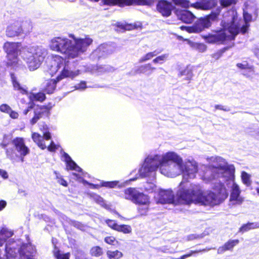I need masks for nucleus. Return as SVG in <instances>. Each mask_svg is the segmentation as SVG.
Masks as SVG:
<instances>
[{"instance_id": "6e6552de", "label": "nucleus", "mask_w": 259, "mask_h": 259, "mask_svg": "<svg viewBox=\"0 0 259 259\" xmlns=\"http://www.w3.org/2000/svg\"><path fill=\"white\" fill-rule=\"evenodd\" d=\"M32 26L30 23L25 21H15L8 26L6 34L8 37H14L22 34H29L32 30Z\"/></svg>"}, {"instance_id": "dca6fc26", "label": "nucleus", "mask_w": 259, "mask_h": 259, "mask_svg": "<svg viewBox=\"0 0 259 259\" xmlns=\"http://www.w3.org/2000/svg\"><path fill=\"white\" fill-rule=\"evenodd\" d=\"M20 42L7 41L4 43L3 49L7 55L18 54Z\"/></svg>"}, {"instance_id": "20e7f679", "label": "nucleus", "mask_w": 259, "mask_h": 259, "mask_svg": "<svg viewBox=\"0 0 259 259\" xmlns=\"http://www.w3.org/2000/svg\"><path fill=\"white\" fill-rule=\"evenodd\" d=\"M69 36L73 41L65 37H54L50 44V49L63 54L68 59H74L85 52L93 42L88 36L84 38H77L72 34Z\"/></svg>"}, {"instance_id": "79ce46f5", "label": "nucleus", "mask_w": 259, "mask_h": 259, "mask_svg": "<svg viewBox=\"0 0 259 259\" xmlns=\"http://www.w3.org/2000/svg\"><path fill=\"white\" fill-rule=\"evenodd\" d=\"M236 66L241 70L248 69L251 71H254L253 66L249 65L247 61H244V63H238L236 64Z\"/></svg>"}, {"instance_id": "aec40b11", "label": "nucleus", "mask_w": 259, "mask_h": 259, "mask_svg": "<svg viewBox=\"0 0 259 259\" xmlns=\"http://www.w3.org/2000/svg\"><path fill=\"white\" fill-rule=\"evenodd\" d=\"M155 70L156 68L153 66L151 63H148L140 66L135 70V72L136 74H146L149 75Z\"/></svg>"}, {"instance_id": "c85d7f7f", "label": "nucleus", "mask_w": 259, "mask_h": 259, "mask_svg": "<svg viewBox=\"0 0 259 259\" xmlns=\"http://www.w3.org/2000/svg\"><path fill=\"white\" fill-rule=\"evenodd\" d=\"M185 40L187 41L191 46L194 47L199 52H204L207 49L206 46L204 44L194 43L188 38H185Z\"/></svg>"}, {"instance_id": "0e129e2a", "label": "nucleus", "mask_w": 259, "mask_h": 259, "mask_svg": "<svg viewBox=\"0 0 259 259\" xmlns=\"http://www.w3.org/2000/svg\"><path fill=\"white\" fill-rule=\"evenodd\" d=\"M57 146L52 141L50 145L48 147V149L49 151L54 152L57 149Z\"/></svg>"}, {"instance_id": "412c9836", "label": "nucleus", "mask_w": 259, "mask_h": 259, "mask_svg": "<svg viewBox=\"0 0 259 259\" xmlns=\"http://www.w3.org/2000/svg\"><path fill=\"white\" fill-rule=\"evenodd\" d=\"M77 75V73L69 69L68 66H65L59 75L57 76L56 78L59 81L65 78H73Z\"/></svg>"}, {"instance_id": "a19ab883", "label": "nucleus", "mask_w": 259, "mask_h": 259, "mask_svg": "<svg viewBox=\"0 0 259 259\" xmlns=\"http://www.w3.org/2000/svg\"><path fill=\"white\" fill-rule=\"evenodd\" d=\"M168 55L167 54H162L160 56H158L156 57L155 58H154L152 60V62L154 64H163L167 58Z\"/></svg>"}, {"instance_id": "f704fd0d", "label": "nucleus", "mask_w": 259, "mask_h": 259, "mask_svg": "<svg viewBox=\"0 0 259 259\" xmlns=\"http://www.w3.org/2000/svg\"><path fill=\"white\" fill-rule=\"evenodd\" d=\"M221 12V8L219 7L217 9L215 12L212 11L211 13L206 15V17L208 19L210 22L218 20V17Z\"/></svg>"}, {"instance_id": "4d7b16f0", "label": "nucleus", "mask_w": 259, "mask_h": 259, "mask_svg": "<svg viewBox=\"0 0 259 259\" xmlns=\"http://www.w3.org/2000/svg\"><path fill=\"white\" fill-rule=\"evenodd\" d=\"M105 222L106 224L111 228L112 229H114L115 230H116V228L118 226V224L115 222V221L107 219L106 220Z\"/></svg>"}, {"instance_id": "39448f33", "label": "nucleus", "mask_w": 259, "mask_h": 259, "mask_svg": "<svg viewBox=\"0 0 259 259\" xmlns=\"http://www.w3.org/2000/svg\"><path fill=\"white\" fill-rule=\"evenodd\" d=\"M6 252L7 259H36L37 251L35 247L31 243H23L20 240H10L6 244Z\"/></svg>"}, {"instance_id": "9d476101", "label": "nucleus", "mask_w": 259, "mask_h": 259, "mask_svg": "<svg viewBox=\"0 0 259 259\" xmlns=\"http://www.w3.org/2000/svg\"><path fill=\"white\" fill-rule=\"evenodd\" d=\"M62 158V160L66 162L67 169L74 170L76 171L81 172V174H77L75 172H72L71 175V178L79 182L83 181L82 178V176H83L82 169L72 160L70 156L67 153L63 152Z\"/></svg>"}, {"instance_id": "e433bc0d", "label": "nucleus", "mask_w": 259, "mask_h": 259, "mask_svg": "<svg viewBox=\"0 0 259 259\" xmlns=\"http://www.w3.org/2000/svg\"><path fill=\"white\" fill-rule=\"evenodd\" d=\"M238 1V0H220V4L222 8H226L235 5Z\"/></svg>"}, {"instance_id": "338daca9", "label": "nucleus", "mask_w": 259, "mask_h": 259, "mask_svg": "<svg viewBox=\"0 0 259 259\" xmlns=\"http://www.w3.org/2000/svg\"><path fill=\"white\" fill-rule=\"evenodd\" d=\"M34 106L35 104L33 102L29 103L27 108L24 111V113H27L31 109L34 108Z\"/></svg>"}, {"instance_id": "09e8293b", "label": "nucleus", "mask_w": 259, "mask_h": 259, "mask_svg": "<svg viewBox=\"0 0 259 259\" xmlns=\"http://www.w3.org/2000/svg\"><path fill=\"white\" fill-rule=\"evenodd\" d=\"M54 255L57 259H69L70 253H61L60 251H55Z\"/></svg>"}, {"instance_id": "4c0bfd02", "label": "nucleus", "mask_w": 259, "mask_h": 259, "mask_svg": "<svg viewBox=\"0 0 259 259\" xmlns=\"http://www.w3.org/2000/svg\"><path fill=\"white\" fill-rule=\"evenodd\" d=\"M116 231L122 232L124 234H128L132 232L131 227L126 225H118Z\"/></svg>"}, {"instance_id": "052dcab7", "label": "nucleus", "mask_w": 259, "mask_h": 259, "mask_svg": "<svg viewBox=\"0 0 259 259\" xmlns=\"http://www.w3.org/2000/svg\"><path fill=\"white\" fill-rule=\"evenodd\" d=\"M202 236L199 235H195V234H191L187 236V240H192L194 239H197L199 238H202Z\"/></svg>"}, {"instance_id": "e2e57ef3", "label": "nucleus", "mask_w": 259, "mask_h": 259, "mask_svg": "<svg viewBox=\"0 0 259 259\" xmlns=\"http://www.w3.org/2000/svg\"><path fill=\"white\" fill-rule=\"evenodd\" d=\"M214 108L216 109H219L226 112L229 111V109L228 107L223 106L222 105H217L214 106Z\"/></svg>"}, {"instance_id": "423d86ee", "label": "nucleus", "mask_w": 259, "mask_h": 259, "mask_svg": "<svg viewBox=\"0 0 259 259\" xmlns=\"http://www.w3.org/2000/svg\"><path fill=\"white\" fill-rule=\"evenodd\" d=\"M11 146L6 149L7 158L13 162L16 161L18 159L23 162L24 157L29 153V149L25 145L24 139L19 137L15 138L12 141Z\"/></svg>"}, {"instance_id": "393cba45", "label": "nucleus", "mask_w": 259, "mask_h": 259, "mask_svg": "<svg viewBox=\"0 0 259 259\" xmlns=\"http://www.w3.org/2000/svg\"><path fill=\"white\" fill-rule=\"evenodd\" d=\"M243 18L244 24L242 26V30L244 32H247L250 27V22L252 21V16L246 11H243Z\"/></svg>"}, {"instance_id": "49530a36", "label": "nucleus", "mask_w": 259, "mask_h": 259, "mask_svg": "<svg viewBox=\"0 0 259 259\" xmlns=\"http://www.w3.org/2000/svg\"><path fill=\"white\" fill-rule=\"evenodd\" d=\"M150 205H139L138 212L141 215H145L147 214L149 209Z\"/></svg>"}, {"instance_id": "9b49d317", "label": "nucleus", "mask_w": 259, "mask_h": 259, "mask_svg": "<svg viewBox=\"0 0 259 259\" xmlns=\"http://www.w3.org/2000/svg\"><path fill=\"white\" fill-rule=\"evenodd\" d=\"M156 10L163 17H168L171 15L175 9V6L170 1L167 0H158L156 5Z\"/></svg>"}, {"instance_id": "4468645a", "label": "nucleus", "mask_w": 259, "mask_h": 259, "mask_svg": "<svg viewBox=\"0 0 259 259\" xmlns=\"http://www.w3.org/2000/svg\"><path fill=\"white\" fill-rule=\"evenodd\" d=\"M32 138L33 141L36 143L38 146L42 149H45L47 148V146L44 143V139L49 140L51 139V134L49 132H45L44 136L42 137L40 135L36 133H33L32 134Z\"/></svg>"}, {"instance_id": "f8f14e48", "label": "nucleus", "mask_w": 259, "mask_h": 259, "mask_svg": "<svg viewBox=\"0 0 259 259\" xmlns=\"http://www.w3.org/2000/svg\"><path fill=\"white\" fill-rule=\"evenodd\" d=\"M115 27V30L117 31L125 32L126 31H131L133 30H141L143 28V24L141 22H136L133 23H122L121 22H117L114 24Z\"/></svg>"}, {"instance_id": "0eeeda50", "label": "nucleus", "mask_w": 259, "mask_h": 259, "mask_svg": "<svg viewBox=\"0 0 259 259\" xmlns=\"http://www.w3.org/2000/svg\"><path fill=\"white\" fill-rule=\"evenodd\" d=\"M42 53L34 48H25L22 51V58L26 62L30 71L37 69L40 65L44 57Z\"/></svg>"}, {"instance_id": "58836bf2", "label": "nucleus", "mask_w": 259, "mask_h": 259, "mask_svg": "<svg viewBox=\"0 0 259 259\" xmlns=\"http://www.w3.org/2000/svg\"><path fill=\"white\" fill-rule=\"evenodd\" d=\"M230 48V47H226L218 50L212 54V57L215 60L219 59L223 56V54Z\"/></svg>"}, {"instance_id": "b1692460", "label": "nucleus", "mask_w": 259, "mask_h": 259, "mask_svg": "<svg viewBox=\"0 0 259 259\" xmlns=\"http://www.w3.org/2000/svg\"><path fill=\"white\" fill-rule=\"evenodd\" d=\"M214 35L217 43L224 44L225 41H229V37L224 28L217 31Z\"/></svg>"}, {"instance_id": "7c9ffc66", "label": "nucleus", "mask_w": 259, "mask_h": 259, "mask_svg": "<svg viewBox=\"0 0 259 259\" xmlns=\"http://www.w3.org/2000/svg\"><path fill=\"white\" fill-rule=\"evenodd\" d=\"M91 196L97 203L99 204L101 206L106 209L109 208V206L107 204H106L104 199L100 196L96 194H91Z\"/></svg>"}, {"instance_id": "5fc2aeb1", "label": "nucleus", "mask_w": 259, "mask_h": 259, "mask_svg": "<svg viewBox=\"0 0 259 259\" xmlns=\"http://www.w3.org/2000/svg\"><path fill=\"white\" fill-rule=\"evenodd\" d=\"M119 7L134 5L135 0H119Z\"/></svg>"}, {"instance_id": "603ef678", "label": "nucleus", "mask_w": 259, "mask_h": 259, "mask_svg": "<svg viewBox=\"0 0 259 259\" xmlns=\"http://www.w3.org/2000/svg\"><path fill=\"white\" fill-rule=\"evenodd\" d=\"M118 183V181L102 182L101 183V186L113 188L115 187L117 185Z\"/></svg>"}, {"instance_id": "bb28decb", "label": "nucleus", "mask_w": 259, "mask_h": 259, "mask_svg": "<svg viewBox=\"0 0 259 259\" xmlns=\"http://www.w3.org/2000/svg\"><path fill=\"white\" fill-rule=\"evenodd\" d=\"M59 80L55 79H51L48 80L47 83L44 89V91L48 94H53L56 88V84Z\"/></svg>"}, {"instance_id": "a18cd8bd", "label": "nucleus", "mask_w": 259, "mask_h": 259, "mask_svg": "<svg viewBox=\"0 0 259 259\" xmlns=\"http://www.w3.org/2000/svg\"><path fill=\"white\" fill-rule=\"evenodd\" d=\"M91 253L93 256H100L103 254L102 248L99 246H94L91 249Z\"/></svg>"}, {"instance_id": "1a4fd4ad", "label": "nucleus", "mask_w": 259, "mask_h": 259, "mask_svg": "<svg viewBox=\"0 0 259 259\" xmlns=\"http://www.w3.org/2000/svg\"><path fill=\"white\" fill-rule=\"evenodd\" d=\"M238 15L235 12L231 18L230 22L226 23L223 28L226 31L229 33L227 35L229 37V41L234 40L236 36L240 33L244 34L246 32H244L242 30V26L240 27V24L238 21Z\"/></svg>"}, {"instance_id": "3c124183", "label": "nucleus", "mask_w": 259, "mask_h": 259, "mask_svg": "<svg viewBox=\"0 0 259 259\" xmlns=\"http://www.w3.org/2000/svg\"><path fill=\"white\" fill-rule=\"evenodd\" d=\"M205 41L209 44H214L217 43L215 37L213 34H209L208 35H205L202 36Z\"/></svg>"}, {"instance_id": "f03ea898", "label": "nucleus", "mask_w": 259, "mask_h": 259, "mask_svg": "<svg viewBox=\"0 0 259 259\" xmlns=\"http://www.w3.org/2000/svg\"><path fill=\"white\" fill-rule=\"evenodd\" d=\"M213 159V163L205 167L202 180L208 183L222 179V184H226L228 188H231L229 205H240L244 200L240 195L241 191L239 186L234 182V165H228L226 160L221 157H216Z\"/></svg>"}, {"instance_id": "c03bdc74", "label": "nucleus", "mask_w": 259, "mask_h": 259, "mask_svg": "<svg viewBox=\"0 0 259 259\" xmlns=\"http://www.w3.org/2000/svg\"><path fill=\"white\" fill-rule=\"evenodd\" d=\"M241 179L243 183L246 186H249L251 184L250 176L245 171L241 173Z\"/></svg>"}, {"instance_id": "f257e3e1", "label": "nucleus", "mask_w": 259, "mask_h": 259, "mask_svg": "<svg viewBox=\"0 0 259 259\" xmlns=\"http://www.w3.org/2000/svg\"><path fill=\"white\" fill-rule=\"evenodd\" d=\"M159 168L161 174L170 178H175L182 174L183 180L179 186L176 196L171 189L159 190L155 198L157 203L174 204H186L181 201L179 193L181 189L188 190L186 182L195 178L197 172V164L194 160L183 161L182 158L174 152H168L162 155L148 156L139 170L142 178L148 177L153 181L156 176V170Z\"/></svg>"}, {"instance_id": "4be33fe9", "label": "nucleus", "mask_w": 259, "mask_h": 259, "mask_svg": "<svg viewBox=\"0 0 259 259\" xmlns=\"http://www.w3.org/2000/svg\"><path fill=\"white\" fill-rule=\"evenodd\" d=\"M134 203L138 205H150V197L139 191Z\"/></svg>"}, {"instance_id": "8fccbe9b", "label": "nucleus", "mask_w": 259, "mask_h": 259, "mask_svg": "<svg viewBox=\"0 0 259 259\" xmlns=\"http://www.w3.org/2000/svg\"><path fill=\"white\" fill-rule=\"evenodd\" d=\"M199 20L204 29L209 28L211 25V22L209 21L206 16L204 17L200 18Z\"/></svg>"}, {"instance_id": "69168bd1", "label": "nucleus", "mask_w": 259, "mask_h": 259, "mask_svg": "<svg viewBox=\"0 0 259 259\" xmlns=\"http://www.w3.org/2000/svg\"><path fill=\"white\" fill-rule=\"evenodd\" d=\"M58 179V182L63 186L66 187L67 186V182L62 178H59L58 176H57Z\"/></svg>"}, {"instance_id": "680f3d73", "label": "nucleus", "mask_w": 259, "mask_h": 259, "mask_svg": "<svg viewBox=\"0 0 259 259\" xmlns=\"http://www.w3.org/2000/svg\"><path fill=\"white\" fill-rule=\"evenodd\" d=\"M155 187V185L153 183H150L147 184V186H145V189L146 191L149 192H152Z\"/></svg>"}, {"instance_id": "72a5a7b5", "label": "nucleus", "mask_w": 259, "mask_h": 259, "mask_svg": "<svg viewBox=\"0 0 259 259\" xmlns=\"http://www.w3.org/2000/svg\"><path fill=\"white\" fill-rule=\"evenodd\" d=\"M156 2L157 0H135L134 5L151 7L153 6Z\"/></svg>"}, {"instance_id": "a878e982", "label": "nucleus", "mask_w": 259, "mask_h": 259, "mask_svg": "<svg viewBox=\"0 0 259 259\" xmlns=\"http://www.w3.org/2000/svg\"><path fill=\"white\" fill-rule=\"evenodd\" d=\"M7 58L6 66L7 67H16L18 66L19 62L18 53L7 55Z\"/></svg>"}, {"instance_id": "ea45409f", "label": "nucleus", "mask_w": 259, "mask_h": 259, "mask_svg": "<svg viewBox=\"0 0 259 259\" xmlns=\"http://www.w3.org/2000/svg\"><path fill=\"white\" fill-rule=\"evenodd\" d=\"M32 97L34 100L40 102H42L46 99L45 94L42 92H38L37 93L32 94Z\"/></svg>"}, {"instance_id": "5701e85b", "label": "nucleus", "mask_w": 259, "mask_h": 259, "mask_svg": "<svg viewBox=\"0 0 259 259\" xmlns=\"http://www.w3.org/2000/svg\"><path fill=\"white\" fill-rule=\"evenodd\" d=\"M10 76L11 78L12 83L15 90L18 91L20 93L23 95H26L28 94V92L26 89L21 87L19 82L17 79V77L15 75L14 73H10Z\"/></svg>"}, {"instance_id": "c756f323", "label": "nucleus", "mask_w": 259, "mask_h": 259, "mask_svg": "<svg viewBox=\"0 0 259 259\" xmlns=\"http://www.w3.org/2000/svg\"><path fill=\"white\" fill-rule=\"evenodd\" d=\"M106 254L109 259H120L123 256L122 253L117 250H108L106 252Z\"/></svg>"}, {"instance_id": "6ab92c4d", "label": "nucleus", "mask_w": 259, "mask_h": 259, "mask_svg": "<svg viewBox=\"0 0 259 259\" xmlns=\"http://www.w3.org/2000/svg\"><path fill=\"white\" fill-rule=\"evenodd\" d=\"M138 192L139 191L136 188H129L124 190L121 196L134 203L136 198L138 194Z\"/></svg>"}, {"instance_id": "774afa93", "label": "nucleus", "mask_w": 259, "mask_h": 259, "mask_svg": "<svg viewBox=\"0 0 259 259\" xmlns=\"http://www.w3.org/2000/svg\"><path fill=\"white\" fill-rule=\"evenodd\" d=\"M40 114H35L33 118L31 120V123L32 124H35L38 119L40 118Z\"/></svg>"}, {"instance_id": "6e6d98bb", "label": "nucleus", "mask_w": 259, "mask_h": 259, "mask_svg": "<svg viewBox=\"0 0 259 259\" xmlns=\"http://www.w3.org/2000/svg\"><path fill=\"white\" fill-rule=\"evenodd\" d=\"M119 0H103L104 4L109 6H117L119 7Z\"/></svg>"}, {"instance_id": "a211bd4d", "label": "nucleus", "mask_w": 259, "mask_h": 259, "mask_svg": "<svg viewBox=\"0 0 259 259\" xmlns=\"http://www.w3.org/2000/svg\"><path fill=\"white\" fill-rule=\"evenodd\" d=\"M14 235L13 231L7 228L6 227H2L0 229V246H2L5 243H6L10 240H7ZM10 240H13L10 239Z\"/></svg>"}, {"instance_id": "cd10ccee", "label": "nucleus", "mask_w": 259, "mask_h": 259, "mask_svg": "<svg viewBox=\"0 0 259 259\" xmlns=\"http://www.w3.org/2000/svg\"><path fill=\"white\" fill-rule=\"evenodd\" d=\"M259 228L258 222L248 223L243 225L240 228L239 231L242 233L247 232L252 229Z\"/></svg>"}, {"instance_id": "473e14b6", "label": "nucleus", "mask_w": 259, "mask_h": 259, "mask_svg": "<svg viewBox=\"0 0 259 259\" xmlns=\"http://www.w3.org/2000/svg\"><path fill=\"white\" fill-rule=\"evenodd\" d=\"M55 58V61L57 62V67L58 68L62 66L64 67L65 66H68L69 61L66 60V59H67L66 57L64 58L59 55H56Z\"/></svg>"}, {"instance_id": "ddd939ff", "label": "nucleus", "mask_w": 259, "mask_h": 259, "mask_svg": "<svg viewBox=\"0 0 259 259\" xmlns=\"http://www.w3.org/2000/svg\"><path fill=\"white\" fill-rule=\"evenodd\" d=\"M218 5V0H201L191 4V7L198 10H209L215 8Z\"/></svg>"}, {"instance_id": "c9c22d12", "label": "nucleus", "mask_w": 259, "mask_h": 259, "mask_svg": "<svg viewBox=\"0 0 259 259\" xmlns=\"http://www.w3.org/2000/svg\"><path fill=\"white\" fill-rule=\"evenodd\" d=\"M211 248H206L201 250H191L189 253L184 254L178 258H174L173 259H185L187 257H190L192 255L193 253H197L201 252H206L210 250Z\"/></svg>"}, {"instance_id": "864d4df0", "label": "nucleus", "mask_w": 259, "mask_h": 259, "mask_svg": "<svg viewBox=\"0 0 259 259\" xmlns=\"http://www.w3.org/2000/svg\"><path fill=\"white\" fill-rule=\"evenodd\" d=\"M54 106V105L51 102H49L46 105H41L39 109L42 110V112L49 113Z\"/></svg>"}, {"instance_id": "13d9d810", "label": "nucleus", "mask_w": 259, "mask_h": 259, "mask_svg": "<svg viewBox=\"0 0 259 259\" xmlns=\"http://www.w3.org/2000/svg\"><path fill=\"white\" fill-rule=\"evenodd\" d=\"M104 241L106 243L110 244V245H115V243L117 242V241L116 240L115 237L113 236L106 237L104 238Z\"/></svg>"}, {"instance_id": "2f4dec72", "label": "nucleus", "mask_w": 259, "mask_h": 259, "mask_svg": "<svg viewBox=\"0 0 259 259\" xmlns=\"http://www.w3.org/2000/svg\"><path fill=\"white\" fill-rule=\"evenodd\" d=\"M159 53V52L156 51H154L153 52H148L142 57L139 60V63H143L146 62L148 60H151L152 58L156 56L157 54Z\"/></svg>"}, {"instance_id": "f3484780", "label": "nucleus", "mask_w": 259, "mask_h": 259, "mask_svg": "<svg viewBox=\"0 0 259 259\" xmlns=\"http://www.w3.org/2000/svg\"><path fill=\"white\" fill-rule=\"evenodd\" d=\"M239 242V241L238 239L229 240L223 245L218 248L217 250L218 254H221L227 251H232L234 247L236 246Z\"/></svg>"}, {"instance_id": "de8ad7c7", "label": "nucleus", "mask_w": 259, "mask_h": 259, "mask_svg": "<svg viewBox=\"0 0 259 259\" xmlns=\"http://www.w3.org/2000/svg\"><path fill=\"white\" fill-rule=\"evenodd\" d=\"M0 111L6 113H16L13 111L11 108L7 104H3L0 106Z\"/></svg>"}, {"instance_id": "bf43d9fd", "label": "nucleus", "mask_w": 259, "mask_h": 259, "mask_svg": "<svg viewBox=\"0 0 259 259\" xmlns=\"http://www.w3.org/2000/svg\"><path fill=\"white\" fill-rule=\"evenodd\" d=\"M194 25L195 28H196L197 32L198 33L201 32L202 31H203L204 29L203 27L202 26V25L201 24V23L199 19H198L194 23Z\"/></svg>"}, {"instance_id": "7ed1b4c3", "label": "nucleus", "mask_w": 259, "mask_h": 259, "mask_svg": "<svg viewBox=\"0 0 259 259\" xmlns=\"http://www.w3.org/2000/svg\"><path fill=\"white\" fill-rule=\"evenodd\" d=\"M219 181L213 188V191L204 192H202L200 185L190 184L188 190L181 189L179 192L181 201L187 202V204L192 202L210 206L219 204L227 197L228 193L221 180Z\"/></svg>"}, {"instance_id": "2eb2a0df", "label": "nucleus", "mask_w": 259, "mask_h": 259, "mask_svg": "<svg viewBox=\"0 0 259 259\" xmlns=\"http://www.w3.org/2000/svg\"><path fill=\"white\" fill-rule=\"evenodd\" d=\"M177 16L179 20L187 24L192 23L196 18L194 15L188 10H183L179 11Z\"/></svg>"}, {"instance_id": "37998d69", "label": "nucleus", "mask_w": 259, "mask_h": 259, "mask_svg": "<svg viewBox=\"0 0 259 259\" xmlns=\"http://www.w3.org/2000/svg\"><path fill=\"white\" fill-rule=\"evenodd\" d=\"M172 2L177 6L184 8L191 7V4L188 0H172Z\"/></svg>"}]
</instances>
